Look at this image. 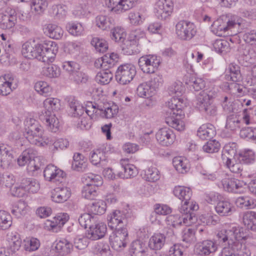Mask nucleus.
Returning <instances> with one entry per match:
<instances>
[{"label":"nucleus","instance_id":"nucleus-47","mask_svg":"<svg viewBox=\"0 0 256 256\" xmlns=\"http://www.w3.org/2000/svg\"><path fill=\"white\" fill-rule=\"evenodd\" d=\"M226 23L224 20L219 18L214 21L211 26L212 32L218 36H222L226 32Z\"/></svg>","mask_w":256,"mask_h":256},{"label":"nucleus","instance_id":"nucleus-23","mask_svg":"<svg viewBox=\"0 0 256 256\" xmlns=\"http://www.w3.org/2000/svg\"><path fill=\"white\" fill-rule=\"evenodd\" d=\"M106 224L102 222H96L90 226L86 233V237L92 240H98L103 238L106 232Z\"/></svg>","mask_w":256,"mask_h":256},{"label":"nucleus","instance_id":"nucleus-33","mask_svg":"<svg viewBox=\"0 0 256 256\" xmlns=\"http://www.w3.org/2000/svg\"><path fill=\"white\" fill-rule=\"evenodd\" d=\"M242 222L246 228L256 231V212L247 211L242 214Z\"/></svg>","mask_w":256,"mask_h":256},{"label":"nucleus","instance_id":"nucleus-15","mask_svg":"<svg viewBox=\"0 0 256 256\" xmlns=\"http://www.w3.org/2000/svg\"><path fill=\"white\" fill-rule=\"evenodd\" d=\"M174 4L172 0H158L154 6V13L158 18L164 20L172 12Z\"/></svg>","mask_w":256,"mask_h":256},{"label":"nucleus","instance_id":"nucleus-49","mask_svg":"<svg viewBox=\"0 0 256 256\" xmlns=\"http://www.w3.org/2000/svg\"><path fill=\"white\" fill-rule=\"evenodd\" d=\"M22 186L25 188L26 192L28 191L32 193L36 192L40 188L38 182L32 178H24L22 180Z\"/></svg>","mask_w":256,"mask_h":256},{"label":"nucleus","instance_id":"nucleus-60","mask_svg":"<svg viewBox=\"0 0 256 256\" xmlns=\"http://www.w3.org/2000/svg\"><path fill=\"white\" fill-rule=\"evenodd\" d=\"M34 150L32 148H28L24 150L17 159V162L19 166H24L28 164L29 161L34 156Z\"/></svg>","mask_w":256,"mask_h":256},{"label":"nucleus","instance_id":"nucleus-21","mask_svg":"<svg viewBox=\"0 0 256 256\" xmlns=\"http://www.w3.org/2000/svg\"><path fill=\"white\" fill-rule=\"evenodd\" d=\"M218 245L214 240H206L198 242L196 246V252L200 256H206L214 253Z\"/></svg>","mask_w":256,"mask_h":256},{"label":"nucleus","instance_id":"nucleus-6","mask_svg":"<svg viewBox=\"0 0 256 256\" xmlns=\"http://www.w3.org/2000/svg\"><path fill=\"white\" fill-rule=\"evenodd\" d=\"M198 206L196 204H192L189 210L184 212H180L179 214H172L166 218V222L168 225L176 228L182 225L190 226L194 223L196 218V214L194 212L197 210Z\"/></svg>","mask_w":256,"mask_h":256},{"label":"nucleus","instance_id":"nucleus-43","mask_svg":"<svg viewBox=\"0 0 256 256\" xmlns=\"http://www.w3.org/2000/svg\"><path fill=\"white\" fill-rule=\"evenodd\" d=\"M128 18L130 22L134 26L141 24L146 18V14L144 10L131 11L129 12Z\"/></svg>","mask_w":256,"mask_h":256},{"label":"nucleus","instance_id":"nucleus-51","mask_svg":"<svg viewBox=\"0 0 256 256\" xmlns=\"http://www.w3.org/2000/svg\"><path fill=\"white\" fill-rule=\"evenodd\" d=\"M190 90L193 89L195 91H198L205 86V82L202 78L191 76L188 80L186 82Z\"/></svg>","mask_w":256,"mask_h":256},{"label":"nucleus","instance_id":"nucleus-56","mask_svg":"<svg viewBox=\"0 0 256 256\" xmlns=\"http://www.w3.org/2000/svg\"><path fill=\"white\" fill-rule=\"evenodd\" d=\"M238 159L240 162L246 164H251L254 161V154L252 150H246L238 154Z\"/></svg>","mask_w":256,"mask_h":256},{"label":"nucleus","instance_id":"nucleus-7","mask_svg":"<svg viewBox=\"0 0 256 256\" xmlns=\"http://www.w3.org/2000/svg\"><path fill=\"white\" fill-rule=\"evenodd\" d=\"M82 181L86 182L82 192V196L88 200L94 199L98 194L97 188L102 184V178L98 174L89 173L84 174Z\"/></svg>","mask_w":256,"mask_h":256},{"label":"nucleus","instance_id":"nucleus-30","mask_svg":"<svg viewBox=\"0 0 256 256\" xmlns=\"http://www.w3.org/2000/svg\"><path fill=\"white\" fill-rule=\"evenodd\" d=\"M118 58L117 54L112 53L110 54H105L101 58H98L95 63L96 66L101 68H110L114 66Z\"/></svg>","mask_w":256,"mask_h":256},{"label":"nucleus","instance_id":"nucleus-48","mask_svg":"<svg viewBox=\"0 0 256 256\" xmlns=\"http://www.w3.org/2000/svg\"><path fill=\"white\" fill-rule=\"evenodd\" d=\"M213 48L218 53L222 54L229 52L230 50L229 42L225 40H216L213 43Z\"/></svg>","mask_w":256,"mask_h":256},{"label":"nucleus","instance_id":"nucleus-61","mask_svg":"<svg viewBox=\"0 0 256 256\" xmlns=\"http://www.w3.org/2000/svg\"><path fill=\"white\" fill-rule=\"evenodd\" d=\"M96 221V217L88 213L81 214L78 218L80 224L84 228H86L88 226L90 228Z\"/></svg>","mask_w":256,"mask_h":256},{"label":"nucleus","instance_id":"nucleus-24","mask_svg":"<svg viewBox=\"0 0 256 256\" xmlns=\"http://www.w3.org/2000/svg\"><path fill=\"white\" fill-rule=\"evenodd\" d=\"M105 4L109 11L116 14H121L130 10V2L126 0H105Z\"/></svg>","mask_w":256,"mask_h":256},{"label":"nucleus","instance_id":"nucleus-50","mask_svg":"<svg viewBox=\"0 0 256 256\" xmlns=\"http://www.w3.org/2000/svg\"><path fill=\"white\" fill-rule=\"evenodd\" d=\"M236 204L241 208L250 209L254 208L256 205L255 200L249 196H240L236 200Z\"/></svg>","mask_w":256,"mask_h":256},{"label":"nucleus","instance_id":"nucleus-44","mask_svg":"<svg viewBox=\"0 0 256 256\" xmlns=\"http://www.w3.org/2000/svg\"><path fill=\"white\" fill-rule=\"evenodd\" d=\"M96 25L102 30H107L114 24V20L111 17L99 15L96 18Z\"/></svg>","mask_w":256,"mask_h":256},{"label":"nucleus","instance_id":"nucleus-11","mask_svg":"<svg viewBox=\"0 0 256 256\" xmlns=\"http://www.w3.org/2000/svg\"><path fill=\"white\" fill-rule=\"evenodd\" d=\"M109 240L112 247L116 250L125 248L128 242V232L126 228L117 229L110 236Z\"/></svg>","mask_w":256,"mask_h":256},{"label":"nucleus","instance_id":"nucleus-52","mask_svg":"<svg viewBox=\"0 0 256 256\" xmlns=\"http://www.w3.org/2000/svg\"><path fill=\"white\" fill-rule=\"evenodd\" d=\"M104 70L98 72L96 76V80L102 84H108L112 80L113 74L109 68H102Z\"/></svg>","mask_w":256,"mask_h":256},{"label":"nucleus","instance_id":"nucleus-5","mask_svg":"<svg viewBox=\"0 0 256 256\" xmlns=\"http://www.w3.org/2000/svg\"><path fill=\"white\" fill-rule=\"evenodd\" d=\"M217 96V92L214 88L205 90L200 92L196 96V108L206 114L214 116L218 113L216 106L210 101Z\"/></svg>","mask_w":256,"mask_h":256},{"label":"nucleus","instance_id":"nucleus-38","mask_svg":"<svg viewBox=\"0 0 256 256\" xmlns=\"http://www.w3.org/2000/svg\"><path fill=\"white\" fill-rule=\"evenodd\" d=\"M173 166L176 170L181 174L188 172L190 168V164L188 160L182 157H175L172 160Z\"/></svg>","mask_w":256,"mask_h":256},{"label":"nucleus","instance_id":"nucleus-35","mask_svg":"<svg viewBox=\"0 0 256 256\" xmlns=\"http://www.w3.org/2000/svg\"><path fill=\"white\" fill-rule=\"evenodd\" d=\"M68 114L73 117L82 116L84 112V108L80 102L72 98L68 102Z\"/></svg>","mask_w":256,"mask_h":256},{"label":"nucleus","instance_id":"nucleus-34","mask_svg":"<svg viewBox=\"0 0 256 256\" xmlns=\"http://www.w3.org/2000/svg\"><path fill=\"white\" fill-rule=\"evenodd\" d=\"M166 236L161 233L154 234L148 242L149 247L154 250H160L164 245Z\"/></svg>","mask_w":256,"mask_h":256},{"label":"nucleus","instance_id":"nucleus-17","mask_svg":"<svg viewBox=\"0 0 256 256\" xmlns=\"http://www.w3.org/2000/svg\"><path fill=\"white\" fill-rule=\"evenodd\" d=\"M17 17L14 9L6 8L2 14L0 28L2 30H10L12 28L16 23Z\"/></svg>","mask_w":256,"mask_h":256},{"label":"nucleus","instance_id":"nucleus-64","mask_svg":"<svg viewBox=\"0 0 256 256\" xmlns=\"http://www.w3.org/2000/svg\"><path fill=\"white\" fill-rule=\"evenodd\" d=\"M100 114L106 118H112L118 113V108L117 105L112 104V106H106L104 109L100 108Z\"/></svg>","mask_w":256,"mask_h":256},{"label":"nucleus","instance_id":"nucleus-4","mask_svg":"<svg viewBox=\"0 0 256 256\" xmlns=\"http://www.w3.org/2000/svg\"><path fill=\"white\" fill-rule=\"evenodd\" d=\"M44 112L40 116V119L52 132H56L58 128L59 122L56 117L54 111L60 108V101L56 98H48L44 102Z\"/></svg>","mask_w":256,"mask_h":256},{"label":"nucleus","instance_id":"nucleus-45","mask_svg":"<svg viewBox=\"0 0 256 256\" xmlns=\"http://www.w3.org/2000/svg\"><path fill=\"white\" fill-rule=\"evenodd\" d=\"M46 32L50 38L59 40L63 36L64 30L60 26L55 24H50L46 28Z\"/></svg>","mask_w":256,"mask_h":256},{"label":"nucleus","instance_id":"nucleus-18","mask_svg":"<svg viewBox=\"0 0 256 256\" xmlns=\"http://www.w3.org/2000/svg\"><path fill=\"white\" fill-rule=\"evenodd\" d=\"M16 88V80L12 74L8 73L0 76V94L7 96Z\"/></svg>","mask_w":256,"mask_h":256},{"label":"nucleus","instance_id":"nucleus-42","mask_svg":"<svg viewBox=\"0 0 256 256\" xmlns=\"http://www.w3.org/2000/svg\"><path fill=\"white\" fill-rule=\"evenodd\" d=\"M236 150L230 145H226L224 148L222 158L224 164H230V161L234 160L238 158Z\"/></svg>","mask_w":256,"mask_h":256},{"label":"nucleus","instance_id":"nucleus-26","mask_svg":"<svg viewBox=\"0 0 256 256\" xmlns=\"http://www.w3.org/2000/svg\"><path fill=\"white\" fill-rule=\"evenodd\" d=\"M0 154L2 156V166L6 168L11 166L14 160V156L10 148L4 144H0Z\"/></svg>","mask_w":256,"mask_h":256},{"label":"nucleus","instance_id":"nucleus-55","mask_svg":"<svg viewBox=\"0 0 256 256\" xmlns=\"http://www.w3.org/2000/svg\"><path fill=\"white\" fill-rule=\"evenodd\" d=\"M12 222L10 214L4 210H0V229L5 230L9 228Z\"/></svg>","mask_w":256,"mask_h":256},{"label":"nucleus","instance_id":"nucleus-59","mask_svg":"<svg viewBox=\"0 0 256 256\" xmlns=\"http://www.w3.org/2000/svg\"><path fill=\"white\" fill-rule=\"evenodd\" d=\"M112 39L116 42H124L126 36L124 30L121 26H116L112 29Z\"/></svg>","mask_w":256,"mask_h":256},{"label":"nucleus","instance_id":"nucleus-19","mask_svg":"<svg viewBox=\"0 0 256 256\" xmlns=\"http://www.w3.org/2000/svg\"><path fill=\"white\" fill-rule=\"evenodd\" d=\"M66 174L54 164L48 165L44 170V176L47 181L56 182H62Z\"/></svg>","mask_w":256,"mask_h":256},{"label":"nucleus","instance_id":"nucleus-3","mask_svg":"<svg viewBox=\"0 0 256 256\" xmlns=\"http://www.w3.org/2000/svg\"><path fill=\"white\" fill-rule=\"evenodd\" d=\"M43 129L34 119L30 118L26 122L24 136L32 144L44 146L52 144L50 138L44 136Z\"/></svg>","mask_w":256,"mask_h":256},{"label":"nucleus","instance_id":"nucleus-12","mask_svg":"<svg viewBox=\"0 0 256 256\" xmlns=\"http://www.w3.org/2000/svg\"><path fill=\"white\" fill-rule=\"evenodd\" d=\"M160 59L154 54H146L141 56L138 62L140 70L146 74H152L158 69Z\"/></svg>","mask_w":256,"mask_h":256},{"label":"nucleus","instance_id":"nucleus-53","mask_svg":"<svg viewBox=\"0 0 256 256\" xmlns=\"http://www.w3.org/2000/svg\"><path fill=\"white\" fill-rule=\"evenodd\" d=\"M150 80L148 82L151 86V89L156 94L162 85V76L160 74L152 73Z\"/></svg>","mask_w":256,"mask_h":256},{"label":"nucleus","instance_id":"nucleus-57","mask_svg":"<svg viewBox=\"0 0 256 256\" xmlns=\"http://www.w3.org/2000/svg\"><path fill=\"white\" fill-rule=\"evenodd\" d=\"M28 210V205L26 202L19 200L12 210V214L18 218L26 214Z\"/></svg>","mask_w":256,"mask_h":256},{"label":"nucleus","instance_id":"nucleus-13","mask_svg":"<svg viewBox=\"0 0 256 256\" xmlns=\"http://www.w3.org/2000/svg\"><path fill=\"white\" fill-rule=\"evenodd\" d=\"M173 193L176 197L184 202L179 208L180 212L188 210L192 204H196L190 200L192 192L190 188L180 186H176L174 188Z\"/></svg>","mask_w":256,"mask_h":256},{"label":"nucleus","instance_id":"nucleus-22","mask_svg":"<svg viewBox=\"0 0 256 256\" xmlns=\"http://www.w3.org/2000/svg\"><path fill=\"white\" fill-rule=\"evenodd\" d=\"M158 142L162 146H168L172 144L175 140L176 136L173 131L168 128L160 129L156 134Z\"/></svg>","mask_w":256,"mask_h":256},{"label":"nucleus","instance_id":"nucleus-25","mask_svg":"<svg viewBox=\"0 0 256 256\" xmlns=\"http://www.w3.org/2000/svg\"><path fill=\"white\" fill-rule=\"evenodd\" d=\"M221 184L226 191L234 193H240L243 191L242 182L234 178H224L222 180Z\"/></svg>","mask_w":256,"mask_h":256},{"label":"nucleus","instance_id":"nucleus-28","mask_svg":"<svg viewBox=\"0 0 256 256\" xmlns=\"http://www.w3.org/2000/svg\"><path fill=\"white\" fill-rule=\"evenodd\" d=\"M120 164L122 171L119 174V176L122 178H129L134 177L137 174L136 167L128 163V159L122 160Z\"/></svg>","mask_w":256,"mask_h":256},{"label":"nucleus","instance_id":"nucleus-20","mask_svg":"<svg viewBox=\"0 0 256 256\" xmlns=\"http://www.w3.org/2000/svg\"><path fill=\"white\" fill-rule=\"evenodd\" d=\"M68 219L69 216L67 214H60L52 220H47L44 224V228L48 230L56 232L60 230Z\"/></svg>","mask_w":256,"mask_h":256},{"label":"nucleus","instance_id":"nucleus-62","mask_svg":"<svg viewBox=\"0 0 256 256\" xmlns=\"http://www.w3.org/2000/svg\"><path fill=\"white\" fill-rule=\"evenodd\" d=\"M91 44L94 47L96 51L98 52H104L108 48V44L106 42L99 38H92L91 40Z\"/></svg>","mask_w":256,"mask_h":256},{"label":"nucleus","instance_id":"nucleus-46","mask_svg":"<svg viewBox=\"0 0 256 256\" xmlns=\"http://www.w3.org/2000/svg\"><path fill=\"white\" fill-rule=\"evenodd\" d=\"M136 93L140 97L144 98L151 97L156 94L155 92L151 89V86L148 82H142L138 86Z\"/></svg>","mask_w":256,"mask_h":256},{"label":"nucleus","instance_id":"nucleus-16","mask_svg":"<svg viewBox=\"0 0 256 256\" xmlns=\"http://www.w3.org/2000/svg\"><path fill=\"white\" fill-rule=\"evenodd\" d=\"M41 48L42 44L36 43L34 40H30L22 44V52L27 58L39 60L40 54L42 52Z\"/></svg>","mask_w":256,"mask_h":256},{"label":"nucleus","instance_id":"nucleus-58","mask_svg":"<svg viewBox=\"0 0 256 256\" xmlns=\"http://www.w3.org/2000/svg\"><path fill=\"white\" fill-rule=\"evenodd\" d=\"M42 74L43 75L50 78H58L60 74V70L58 66L52 64L42 68Z\"/></svg>","mask_w":256,"mask_h":256},{"label":"nucleus","instance_id":"nucleus-31","mask_svg":"<svg viewBox=\"0 0 256 256\" xmlns=\"http://www.w3.org/2000/svg\"><path fill=\"white\" fill-rule=\"evenodd\" d=\"M226 78L227 80L236 82L242 80V75L239 66L234 63L230 64L226 70Z\"/></svg>","mask_w":256,"mask_h":256},{"label":"nucleus","instance_id":"nucleus-40","mask_svg":"<svg viewBox=\"0 0 256 256\" xmlns=\"http://www.w3.org/2000/svg\"><path fill=\"white\" fill-rule=\"evenodd\" d=\"M86 158L81 154L76 152L73 156L72 167L74 170L83 171L86 168Z\"/></svg>","mask_w":256,"mask_h":256},{"label":"nucleus","instance_id":"nucleus-14","mask_svg":"<svg viewBox=\"0 0 256 256\" xmlns=\"http://www.w3.org/2000/svg\"><path fill=\"white\" fill-rule=\"evenodd\" d=\"M42 53L39 60L44 62H52L54 61L58 52V46L56 42L48 41L42 44Z\"/></svg>","mask_w":256,"mask_h":256},{"label":"nucleus","instance_id":"nucleus-1","mask_svg":"<svg viewBox=\"0 0 256 256\" xmlns=\"http://www.w3.org/2000/svg\"><path fill=\"white\" fill-rule=\"evenodd\" d=\"M184 90V88L180 82H174L169 88L168 91L170 94H175L176 97H172L166 103V106L170 109L169 112L172 114L166 118V122L170 126L178 131L184 129L185 124L182 119L184 117L183 108L185 104L183 100L178 98Z\"/></svg>","mask_w":256,"mask_h":256},{"label":"nucleus","instance_id":"nucleus-9","mask_svg":"<svg viewBox=\"0 0 256 256\" xmlns=\"http://www.w3.org/2000/svg\"><path fill=\"white\" fill-rule=\"evenodd\" d=\"M176 33L180 39L189 40L196 34V26L189 21L180 20L176 24Z\"/></svg>","mask_w":256,"mask_h":256},{"label":"nucleus","instance_id":"nucleus-2","mask_svg":"<svg viewBox=\"0 0 256 256\" xmlns=\"http://www.w3.org/2000/svg\"><path fill=\"white\" fill-rule=\"evenodd\" d=\"M220 242L226 243L219 256H250V254L240 252L242 245L240 240L244 237L243 228L232 226L227 230H222L217 234Z\"/></svg>","mask_w":256,"mask_h":256},{"label":"nucleus","instance_id":"nucleus-10","mask_svg":"<svg viewBox=\"0 0 256 256\" xmlns=\"http://www.w3.org/2000/svg\"><path fill=\"white\" fill-rule=\"evenodd\" d=\"M135 66L130 64L120 65L116 72V78L122 84L130 83L136 74Z\"/></svg>","mask_w":256,"mask_h":256},{"label":"nucleus","instance_id":"nucleus-27","mask_svg":"<svg viewBox=\"0 0 256 256\" xmlns=\"http://www.w3.org/2000/svg\"><path fill=\"white\" fill-rule=\"evenodd\" d=\"M71 195L69 188L67 187H58L55 188L52 194V201L60 203L67 200Z\"/></svg>","mask_w":256,"mask_h":256},{"label":"nucleus","instance_id":"nucleus-39","mask_svg":"<svg viewBox=\"0 0 256 256\" xmlns=\"http://www.w3.org/2000/svg\"><path fill=\"white\" fill-rule=\"evenodd\" d=\"M216 134L214 126L212 124H203L197 132V136L202 140L212 138Z\"/></svg>","mask_w":256,"mask_h":256},{"label":"nucleus","instance_id":"nucleus-32","mask_svg":"<svg viewBox=\"0 0 256 256\" xmlns=\"http://www.w3.org/2000/svg\"><path fill=\"white\" fill-rule=\"evenodd\" d=\"M232 204L228 200L222 199L215 206L216 213L220 216H230L232 213Z\"/></svg>","mask_w":256,"mask_h":256},{"label":"nucleus","instance_id":"nucleus-54","mask_svg":"<svg viewBox=\"0 0 256 256\" xmlns=\"http://www.w3.org/2000/svg\"><path fill=\"white\" fill-rule=\"evenodd\" d=\"M106 208V204L103 200H98L93 202L90 206V211L94 214H102Z\"/></svg>","mask_w":256,"mask_h":256},{"label":"nucleus","instance_id":"nucleus-37","mask_svg":"<svg viewBox=\"0 0 256 256\" xmlns=\"http://www.w3.org/2000/svg\"><path fill=\"white\" fill-rule=\"evenodd\" d=\"M242 126V120L240 116L232 114L226 118V128L230 131H236L239 130Z\"/></svg>","mask_w":256,"mask_h":256},{"label":"nucleus","instance_id":"nucleus-29","mask_svg":"<svg viewBox=\"0 0 256 256\" xmlns=\"http://www.w3.org/2000/svg\"><path fill=\"white\" fill-rule=\"evenodd\" d=\"M6 240L8 242V250L10 252L12 256H17L16 252L19 250L22 240L18 234L10 233L7 235Z\"/></svg>","mask_w":256,"mask_h":256},{"label":"nucleus","instance_id":"nucleus-63","mask_svg":"<svg viewBox=\"0 0 256 256\" xmlns=\"http://www.w3.org/2000/svg\"><path fill=\"white\" fill-rule=\"evenodd\" d=\"M72 244L66 240L64 239L60 240L56 246V249L59 254H66L70 252L72 248Z\"/></svg>","mask_w":256,"mask_h":256},{"label":"nucleus","instance_id":"nucleus-36","mask_svg":"<svg viewBox=\"0 0 256 256\" xmlns=\"http://www.w3.org/2000/svg\"><path fill=\"white\" fill-rule=\"evenodd\" d=\"M147 248L144 243L140 240L134 241L130 245V252L132 256H145Z\"/></svg>","mask_w":256,"mask_h":256},{"label":"nucleus","instance_id":"nucleus-8","mask_svg":"<svg viewBox=\"0 0 256 256\" xmlns=\"http://www.w3.org/2000/svg\"><path fill=\"white\" fill-rule=\"evenodd\" d=\"M131 216L130 210H116L108 216V226L112 229L126 228L124 227L127 224V218Z\"/></svg>","mask_w":256,"mask_h":256},{"label":"nucleus","instance_id":"nucleus-41","mask_svg":"<svg viewBox=\"0 0 256 256\" xmlns=\"http://www.w3.org/2000/svg\"><path fill=\"white\" fill-rule=\"evenodd\" d=\"M122 42V48L124 54L132 55L139 51L138 48V44L136 40L130 38L128 40H124Z\"/></svg>","mask_w":256,"mask_h":256}]
</instances>
